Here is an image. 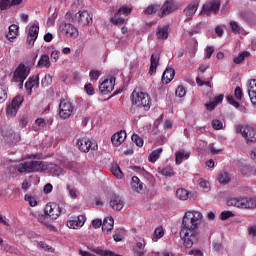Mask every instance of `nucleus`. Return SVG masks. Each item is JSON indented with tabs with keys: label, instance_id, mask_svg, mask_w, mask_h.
<instances>
[{
	"label": "nucleus",
	"instance_id": "nucleus-64",
	"mask_svg": "<svg viewBox=\"0 0 256 256\" xmlns=\"http://www.w3.org/2000/svg\"><path fill=\"white\" fill-rule=\"evenodd\" d=\"M198 33H201V24L196 25V27L190 31L189 35L193 37V35H197Z\"/></svg>",
	"mask_w": 256,
	"mask_h": 256
},
{
	"label": "nucleus",
	"instance_id": "nucleus-3",
	"mask_svg": "<svg viewBox=\"0 0 256 256\" xmlns=\"http://www.w3.org/2000/svg\"><path fill=\"white\" fill-rule=\"evenodd\" d=\"M14 169L18 173H39L45 171V163L37 160L25 161L15 166Z\"/></svg>",
	"mask_w": 256,
	"mask_h": 256
},
{
	"label": "nucleus",
	"instance_id": "nucleus-17",
	"mask_svg": "<svg viewBox=\"0 0 256 256\" xmlns=\"http://www.w3.org/2000/svg\"><path fill=\"white\" fill-rule=\"evenodd\" d=\"M37 37H39V24H33L30 26L27 36V43L30 47L35 45V41H37Z\"/></svg>",
	"mask_w": 256,
	"mask_h": 256
},
{
	"label": "nucleus",
	"instance_id": "nucleus-44",
	"mask_svg": "<svg viewBox=\"0 0 256 256\" xmlns=\"http://www.w3.org/2000/svg\"><path fill=\"white\" fill-rule=\"evenodd\" d=\"M240 171L245 177H250V175H253V168L251 167V165L242 166Z\"/></svg>",
	"mask_w": 256,
	"mask_h": 256
},
{
	"label": "nucleus",
	"instance_id": "nucleus-61",
	"mask_svg": "<svg viewBox=\"0 0 256 256\" xmlns=\"http://www.w3.org/2000/svg\"><path fill=\"white\" fill-rule=\"evenodd\" d=\"M61 55V52L59 50H53L51 52V59L52 61H54V63H57V61H59V57Z\"/></svg>",
	"mask_w": 256,
	"mask_h": 256
},
{
	"label": "nucleus",
	"instance_id": "nucleus-48",
	"mask_svg": "<svg viewBox=\"0 0 256 256\" xmlns=\"http://www.w3.org/2000/svg\"><path fill=\"white\" fill-rule=\"evenodd\" d=\"M24 200L29 203L30 207H37V199H35V197L29 194H26L24 196Z\"/></svg>",
	"mask_w": 256,
	"mask_h": 256
},
{
	"label": "nucleus",
	"instance_id": "nucleus-60",
	"mask_svg": "<svg viewBox=\"0 0 256 256\" xmlns=\"http://www.w3.org/2000/svg\"><path fill=\"white\" fill-rule=\"evenodd\" d=\"M67 190L69 191V195L72 199H77V189L71 187V185L67 184Z\"/></svg>",
	"mask_w": 256,
	"mask_h": 256
},
{
	"label": "nucleus",
	"instance_id": "nucleus-26",
	"mask_svg": "<svg viewBox=\"0 0 256 256\" xmlns=\"http://www.w3.org/2000/svg\"><path fill=\"white\" fill-rule=\"evenodd\" d=\"M47 169L49 173H51V175H54L55 177H59L60 175H65V170L61 168V166L55 163H50Z\"/></svg>",
	"mask_w": 256,
	"mask_h": 256
},
{
	"label": "nucleus",
	"instance_id": "nucleus-57",
	"mask_svg": "<svg viewBox=\"0 0 256 256\" xmlns=\"http://www.w3.org/2000/svg\"><path fill=\"white\" fill-rule=\"evenodd\" d=\"M29 123V118L27 116H21L19 119V125L22 129H25Z\"/></svg>",
	"mask_w": 256,
	"mask_h": 256
},
{
	"label": "nucleus",
	"instance_id": "nucleus-27",
	"mask_svg": "<svg viewBox=\"0 0 256 256\" xmlns=\"http://www.w3.org/2000/svg\"><path fill=\"white\" fill-rule=\"evenodd\" d=\"M175 157H176V165H181L183 161H186V159H189V157H191V153L182 149L175 153Z\"/></svg>",
	"mask_w": 256,
	"mask_h": 256
},
{
	"label": "nucleus",
	"instance_id": "nucleus-56",
	"mask_svg": "<svg viewBox=\"0 0 256 256\" xmlns=\"http://www.w3.org/2000/svg\"><path fill=\"white\" fill-rule=\"evenodd\" d=\"M212 127L215 129V131H219L220 129H223V122L221 120H213L212 121Z\"/></svg>",
	"mask_w": 256,
	"mask_h": 256
},
{
	"label": "nucleus",
	"instance_id": "nucleus-12",
	"mask_svg": "<svg viewBox=\"0 0 256 256\" xmlns=\"http://www.w3.org/2000/svg\"><path fill=\"white\" fill-rule=\"evenodd\" d=\"M178 5L173 0H166L160 10L158 11V17L163 19V17H167V15H171L174 11H177Z\"/></svg>",
	"mask_w": 256,
	"mask_h": 256
},
{
	"label": "nucleus",
	"instance_id": "nucleus-52",
	"mask_svg": "<svg viewBox=\"0 0 256 256\" xmlns=\"http://www.w3.org/2000/svg\"><path fill=\"white\" fill-rule=\"evenodd\" d=\"M234 97L237 99V101H243V89H241V87L237 86L235 88Z\"/></svg>",
	"mask_w": 256,
	"mask_h": 256
},
{
	"label": "nucleus",
	"instance_id": "nucleus-58",
	"mask_svg": "<svg viewBox=\"0 0 256 256\" xmlns=\"http://www.w3.org/2000/svg\"><path fill=\"white\" fill-rule=\"evenodd\" d=\"M227 101L230 105H232L233 107H236V109L239 108L241 105L233 96H228Z\"/></svg>",
	"mask_w": 256,
	"mask_h": 256
},
{
	"label": "nucleus",
	"instance_id": "nucleus-62",
	"mask_svg": "<svg viewBox=\"0 0 256 256\" xmlns=\"http://www.w3.org/2000/svg\"><path fill=\"white\" fill-rule=\"evenodd\" d=\"M84 89L87 95H95V89L93 88V84H86Z\"/></svg>",
	"mask_w": 256,
	"mask_h": 256
},
{
	"label": "nucleus",
	"instance_id": "nucleus-53",
	"mask_svg": "<svg viewBox=\"0 0 256 256\" xmlns=\"http://www.w3.org/2000/svg\"><path fill=\"white\" fill-rule=\"evenodd\" d=\"M175 95L181 99L184 95H187V90L183 86H178L175 91Z\"/></svg>",
	"mask_w": 256,
	"mask_h": 256
},
{
	"label": "nucleus",
	"instance_id": "nucleus-2",
	"mask_svg": "<svg viewBox=\"0 0 256 256\" xmlns=\"http://www.w3.org/2000/svg\"><path fill=\"white\" fill-rule=\"evenodd\" d=\"M131 106L129 113L137 117H143L145 113L151 110V96L146 92L133 90L130 96Z\"/></svg>",
	"mask_w": 256,
	"mask_h": 256
},
{
	"label": "nucleus",
	"instance_id": "nucleus-51",
	"mask_svg": "<svg viewBox=\"0 0 256 256\" xmlns=\"http://www.w3.org/2000/svg\"><path fill=\"white\" fill-rule=\"evenodd\" d=\"M77 163L73 161L66 162L64 165V169H67L68 171H74L77 172Z\"/></svg>",
	"mask_w": 256,
	"mask_h": 256
},
{
	"label": "nucleus",
	"instance_id": "nucleus-24",
	"mask_svg": "<svg viewBox=\"0 0 256 256\" xmlns=\"http://www.w3.org/2000/svg\"><path fill=\"white\" fill-rule=\"evenodd\" d=\"M145 187V184L141 182L139 177L133 176L131 182V189L134 193H141Z\"/></svg>",
	"mask_w": 256,
	"mask_h": 256
},
{
	"label": "nucleus",
	"instance_id": "nucleus-45",
	"mask_svg": "<svg viewBox=\"0 0 256 256\" xmlns=\"http://www.w3.org/2000/svg\"><path fill=\"white\" fill-rule=\"evenodd\" d=\"M163 235H165V231L163 230V227H157L154 230V235H153L152 240L157 241V239H161V237H163Z\"/></svg>",
	"mask_w": 256,
	"mask_h": 256
},
{
	"label": "nucleus",
	"instance_id": "nucleus-63",
	"mask_svg": "<svg viewBox=\"0 0 256 256\" xmlns=\"http://www.w3.org/2000/svg\"><path fill=\"white\" fill-rule=\"evenodd\" d=\"M35 125H38L39 127H45V125H47V120L45 118H37L35 120Z\"/></svg>",
	"mask_w": 256,
	"mask_h": 256
},
{
	"label": "nucleus",
	"instance_id": "nucleus-6",
	"mask_svg": "<svg viewBox=\"0 0 256 256\" xmlns=\"http://www.w3.org/2000/svg\"><path fill=\"white\" fill-rule=\"evenodd\" d=\"M44 213H46L50 219L55 220L59 219L61 215H65L67 210L55 202H50L45 206Z\"/></svg>",
	"mask_w": 256,
	"mask_h": 256
},
{
	"label": "nucleus",
	"instance_id": "nucleus-7",
	"mask_svg": "<svg viewBox=\"0 0 256 256\" xmlns=\"http://www.w3.org/2000/svg\"><path fill=\"white\" fill-rule=\"evenodd\" d=\"M76 147H78L82 153H89V151H97V149H99L96 141L86 137L79 138L77 140Z\"/></svg>",
	"mask_w": 256,
	"mask_h": 256
},
{
	"label": "nucleus",
	"instance_id": "nucleus-55",
	"mask_svg": "<svg viewBox=\"0 0 256 256\" xmlns=\"http://www.w3.org/2000/svg\"><path fill=\"white\" fill-rule=\"evenodd\" d=\"M198 185L201 187V189H205L206 191H209L210 184L207 180H204L203 178H200L198 180Z\"/></svg>",
	"mask_w": 256,
	"mask_h": 256
},
{
	"label": "nucleus",
	"instance_id": "nucleus-23",
	"mask_svg": "<svg viewBox=\"0 0 256 256\" xmlns=\"http://www.w3.org/2000/svg\"><path fill=\"white\" fill-rule=\"evenodd\" d=\"M156 37L157 39H161L162 41L169 39V25L158 26L156 31Z\"/></svg>",
	"mask_w": 256,
	"mask_h": 256
},
{
	"label": "nucleus",
	"instance_id": "nucleus-42",
	"mask_svg": "<svg viewBox=\"0 0 256 256\" xmlns=\"http://www.w3.org/2000/svg\"><path fill=\"white\" fill-rule=\"evenodd\" d=\"M49 219H50L49 214H47L45 212H44V214L37 215V220L39 221V223H42L46 227L49 226Z\"/></svg>",
	"mask_w": 256,
	"mask_h": 256
},
{
	"label": "nucleus",
	"instance_id": "nucleus-8",
	"mask_svg": "<svg viewBox=\"0 0 256 256\" xmlns=\"http://www.w3.org/2000/svg\"><path fill=\"white\" fill-rule=\"evenodd\" d=\"M73 103L66 99H62L59 103V116L60 119H69L74 111Z\"/></svg>",
	"mask_w": 256,
	"mask_h": 256
},
{
	"label": "nucleus",
	"instance_id": "nucleus-18",
	"mask_svg": "<svg viewBox=\"0 0 256 256\" xmlns=\"http://www.w3.org/2000/svg\"><path fill=\"white\" fill-rule=\"evenodd\" d=\"M85 221H87L85 215H79L77 219L68 220L66 225L69 229H81L85 225Z\"/></svg>",
	"mask_w": 256,
	"mask_h": 256
},
{
	"label": "nucleus",
	"instance_id": "nucleus-11",
	"mask_svg": "<svg viewBox=\"0 0 256 256\" xmlns=\"http://www.w3.org/2000/svg\"><path fill=\"white\" fill-rule=\"evenodd\" d=\"M73 23H78L82 27L91 25L93 23V16L87 11H79L73 18Z\"/></svg>",
	"mask_w": 256,
	"mask_h": 256
},
{
	"label": "nucleus",
	"instance_id": "nucleus-30",
	"mask_svg": "<svg viewBox=\"0 0 256 256\" xmlns=\"http://www.w3.org/2000/svg\"><path fill=\"white\" fill-rule=\"evenodd\" d=\"M113 225H115V219H113V216H108L104 218L102 222V231H112Z\"/></svg>",
	"mask_w": 256,
	"mask_h": 256
},
{
	"label": "nucleus",
	"instance_id": "nucleus-49",
	"mask_svg": "<svg viewBox=\"0 0 256 256\" xmlns=\"http://www.w3.org/2000/svg\"><path fill=\"white\" fill-rule=\"evenodd\" d=\"M112 173L117 179H121L123 177V172L121 171V168L119 165L112 166Z\"/></svg>",
	"mask_w": 256,
	"mask_h": 256
},
{
	"label": "nucleus",
	"instance_id": "nucleus-28",
	"mask_svg": "<svg viewBox=\"0 0 256 256\" xmlns=\"http://www.w3.org/2000/svg\"><path fill=\"white\" fill-rule=\"evenodd\" d=\"M21 3H23V0H0V9L1 11H6L13 5H21Z\"/></svg>",
	"mask_w": 256,
	"mask_h": 256
},
{
	"label": "nucleus",
	"instance_id": "nucleus-4",
	"mask_svg": "<svg viewBox=\"0 0 256 256\" xmlns=\"http://www.w3.org/2000/svg\"><path fill=\"white\" fill-rule=\"evenodd\" d=\"M236 132L240 133L245 138L247 145L256 143V127L251 124L237 125Z\"/></svg>",
	"mask_w": 256,
	"mask_h": 256
},
{
	"label": "nucleus",
	"instance_id": "nucleus-32",
	"mask_svg": "<svg viewBox=\"0 0 256 256\" xmlns=\"http://www.w3.org/2000/svg\"><path fill=\"white\" fill-rule=\"evenodd\" d=\"M17 35H19V26L12 24L9 26V31L6 34V38L8 41H12V39H16Z\"/></svg>",
	"mask_w": 256,
	"mask_h": 256
},
{
	"label": "nucleus",
	"instance_id": "nucleus-59",
	"mask_svg": "<svg viewBox=\"0 0 256 256\" xmlns=\"http://www.w3.org/2000/svg\"><path fill=\"white\" fill-rule=\"evenodd\" d=\"M28 81L31 83L32 87H39V76H31Z\"/></svg>",
	"mask_w": 256,
	"mask_h": 256
},
{
	"label": "nucleus",
	"instance_id": "nucleus-50",
	"mask_svg": "<svg viewBox=\"0 0 256 256\" xmlns=\"http://www.w3.org/2000/svg\"><path fill=\"white\" fill-rule=\"evenodd\" d=\"M39 245H40L41 249H44V251H47L48 253H55V248H53L49 244H47L43 241H40Z\"/></svg>",
	"mask_w": 256,
	"mask_h": 256
},
{
	"label": "nucleus",
	"instance_id": "nucleus-21",
	"mask_svg": "<svg viewBox=\"0 0 256 256\" xmlns=\"http://www.w3.org/2000/svg\"><path fill=\"white\" fill-rule=\"evenodd\" d=\"M173 79H175V69L166 68L162 75V83L164 85H169Z\"/></svg>",
	"mask_w": 256,
	"mask_h": 256
},
{
	"label": "nucleus",
	"instance_id": "nucleus-34",
	"mask_svg": "<svg viewBox=\"0 0 256 256\" xmlns=\"http://www.w3.org/2000/svg\"><path fill=\"white\" fill-rule=\"evenodd\" d=\"M226 205L228 207H238L241 209V197H230L227 199Z\"/></svg>",
	"mask_w": 256,
	"mask_h": 256
},
{
	"label": "nucleus",
	"instance_id": "nucleus-46",
	"mask_svg": "<svg viewBox=\"0 0 256 256\" xmlns=\"http://www.w3.org/2000/svg\"><path fill=\"white\" fill-rule=\"evenodd\" d=\"M131 139H132L133 143H135V145H137V147H143V144L145 143L143 138L141 136H139L138 134H133L131 136Z\"/></svg>",
	"mask_w": 256,
	"mask_h": 256
},
{
	"label": "nucleus",
	"instance_id": "nucleus-29",
	"mask_svg": "<svg viewBox=\"0 0 256 256\" xmlns=\"http://www.w3.org/2000/svg\"><path fill=\"white\" fill-rule=\"evenodd\" d=\"M38 69H49L51 67V60L49 59V55L47 54H42L38 63H37Z\"/></svg>",
	"mask_w": 256,
	"mask_h": 256
},
{
	"label": "nucleus",
	"instance_id": "nucleus-15",
	"mask_svg": "<svg viewBox=\"0 0 256 256\" xmlns=\"http://www.w3.org/2000/svg\"><path fill=\"white\" fill-rule=\"evenodd\" d=\"M131 13V9L128 7H121L117 11V13L110 19L111 23L113 25H124L125 24V18L119 17L120 15H129Z\"/></svg>",
	"mask_w": 256,
	"mask_h": 256
},
{
	"label": "nucleus",
	"instance_id": "nucleus-19",
	"mask_svg": "<svg viewBox=\"0 0 256 256\" xmlns=\"http://www.w3.org/2000/svg\"><path fill=\"white\" fill-rule=\"evenodd\" d=\"M197 9H199V4L195 2L187 5V7L184 9V14L187 21H191V19H193V16L195 13H197Z\"/></svg>",
	"mask_w": 256,
	"mask_h": 256
},
{
	"label": "nucleus",
	"instance_id": "nucleus-39",
	"mask_svg": "<svg viewBox=\"0 0 256 256\" xmlns=\"http://www.w3.org/2000/svg\"><path fill=\"white\" fill-rule=\"evenodd\" d=\"M229 25H230V29H231L232 33H234V35L241 34V25H239V23L237 21L232 20V21H230Z\"/></svg>",
	"mask_w": 256,
	"mask_h": 256
},
{
	"label": "nucleus",
	"instance_id": "nucleus-9",
	"mask_svg": "<svg viewBox=\"0 0 256 256\" xmlns=\"http://www.w3.org/2000/svg\"><path fill=\"white\" fill-rule=\"evenodd\" d=\"M59 30L62 35H65V37H69L70 39H77L79 37V30L71 23L62 22Z\"/></svg>",
	"mask_w": 256,
	"mask_h": 256
},
{
	"label": "nucleus",
	"instance_id": "nucleus-22",
	"mask_svg": "<svg viewBox=\"0 0 256 256\" xmlns=\"http://www.w3.org/2000/svg\"><path fill=\"white\" fill-rule=\"evenodd\" d=\"M256 198L253 197H241V209H255Z\"/></svg>",
	"mask_w": 256,
	"mask_h": 256
},
{
	"label": "nucleus",
	"instance_id": "nucleus-36",
	"mask_svg": "<svg viewBox=\"0 0 256 256\" xmlns=\"http://www.w3.org/2000/svg\"><path fill=\"white\" fill-rule=\"evenodd\" d=\"M161 153H163V148H158L152 151L148 157V161H150V163H155L159 157H161Z\"/></svg>",
	"mask_w": 256,
	"mask_h": 256
},
{
	"label": "nucleus",
	"instance_id": "nucleus-25",
	"mask_svg": "<svg viewBox=\"0 0 256 256\" xmlns=\"http://www.w3.org/2000/svg\"><path fill=\"white\" fill-rule=\"evenodd\" d=\"M248 95L250 97V101L252 105H256V80H250L248 86Z\"/></svg>",
	"mask_w": 256,
	"mask_h": 256
},
{
	"label": "nucleus",
	"instance_id": "nucleus-54",
	"mask_svg": "<svg viewBox=\"0 0 256 256\" xmlns=\"http://www.w3.org/2000/svg\"><path fill=\"white\" fill-rule=\"evenodd\" d=\"M19 141H21V134H19V133H12L10 135V143L12 145H15L16 143H19Z\"/></svg>",
	"mask_w": 256,
	"mask_h": 256
},
{
	"label": "nucleus",
	"instance_id": "nucleus-41",
	"mask_svg": "<svg viewBox=\"0 0 256 256\" xmlns=\"http://www.w3.org/2000/svg\"><path fill=\"white\" fill-rule=\"evenodd\" d=\"M249 55H251L250 52L244 51V52L240 53L237 57H235L234 60H233V62H234L236 65H241V62H242V61H245V58H246V57H249Z\"/></svg>",
	"mask_w": 256,
	"mask_h": 256
},
{
	"label": "nucleus",
	"instance_id": "nucleus-47",
	"mask_svg": "<svg viewBox=\"0 0 256 256\" xmlns=\"http://www.w3.org/2000/svg\"><path fill=\"white\" fill-rule=\"evenodd\" d=\"M230 217H235V214L231 210L223 211L220 214L221 221H227V219H230Z\"/></svg>",
	"mask_w": 256,
	"mask_h": 256
},
{
	"label": "nucleus",
	"instance_id": "nucleus-5",
	"mask_svg": "<svg viewBox=\"0 0 256 256\" xmlns=\"http://www.w3.org/2000/svg\"><path fill=\"white\" fill-rule=\"evenodd\" d=\"M219 9H221V0H208L203 4L200 15L211 17V15H217Z\"/></svg>",
	"mask_w": 256,
	"mask_h": 256
},
{
	"label": "nucleus",
	"instance_id": "nucleus-10",
	"mask_svg": "<svg viewBox=\"0 0 256 256\" xmlns=\"http://www.w3.org/2000/svg\"><path fill=\"white\" fill-rule=\"evenodd\" d=\"M24 98L21 95H18L13 98L11 104H9L6 108V115L8 117H15L19 109H21V105H23Z\"/></svg>",
	"mask_w": 256,
	"mask_h": 256
},
{
	"label": "nucleus",
	"instance_id": "nucleus-16",
	"mask_svg": "<svg viewBox=\"0 0 256 256\" xmlns=\"http://www.w3.org/2000/svg\"><path fill=\"white\" fill-rule=\"evenodd\" d=\"M109 205L111 207V209H113V211H121V209H123V207H125V200H123V198L117 194H113L111 196Z\"/></svg>",
	"mask_w": 256,
	"mask_h": 256
},
{
	"label": "nucleus",
	"instance_id": "nucleus-37",
	"mask_svg": "<svg viewBox=\"0 0 256 256\" xmlns=\"http://www.w3.org/2000/svg\"><path fill=\"white\" fill-rule=\"evenodd\" d=\"M161 9V5L159 4H150L144 11L146 15H155L157 11L159 12Z\"/></svg>",
	"mask_w": 256,
	"mask_h": 256
},
{
	"label": "nucleus",
	"instance_id": "nucleus-35",
	"mask_svg": "<svg viewBox=\"0 0 256 256\" xmlns=\"http://www.w3.org/2000/svg\"><path fill=\"white\" fill-rule=\"evenodd\" d=\"M176 197L180 201H187L189 199V191L185 188H179L176 191Z\"/></svg>",
	"mask_w": 256,
	"mask_h": 256
},
{
	"label": "nucleus",
	"instance_id": "nucleus-1",
	"mask_svg": "<svg viewBox=\"0 0 256 256\" xmlns=\"http://www.w3.org/2000/svg\"><path fill=\"white\" fill-rule=\"evenodd\" d=\"M203 223V214L199 211H188L182 219L180 237L184 241V246L191 249L199 241V227Z\"/></svg>",
	"mask_w": 256,
	"mask_h": 256
},
{
	"label": "nucleus",
	"instance_id": "nucleus-40",
	"mask_svg": "<svg viewBox=\"0 0 256 256\" xmlns=\"http://www.w3.org/2000/svg\"><path fill=\"white\" fill-rule=\"evenodd\" d=\"M218 181L221 183V185H227L229 181H231V177L229 176V173L227 172H222L218 176Z\"/></svg>",
	"mask_w": 256,
	"mask_h": 256
},
{
	"label": "nucleus",
	"instance_id": "nucleus-13",
	"mask_svg": "<svg viewBox=\"0 0 256 256\" xmlns=\"http://www.w3.org/2000/svg\"><path fill=\"white\" fill-rule=\"evenodd\" d=\"M29 73H31V70L25 64H20L14 72V81L23 85L25 79L29 77Z\"/></svg>",
	"mask_w": 256,
	"mask_h": 256
},
{
	"label": "nucleus",
	"instance_id": "nucleus-33",
	"mask_svg": "<svg viewBox=\"0 0 256 256\" xmlns=\"http://www.w3.org/2000/svg\"><path fill=\"white\" fill-rule=\"evenodd\" d=\"M89 250L92 253H96V255H100V256H121L120 254H115L111 250H103L101 248H89Z\"/></svg>",
	"mask_w": 256,
	"mask_h": 256
},
{
	"label": "nucleus",
	"instance_id": "nucleus-43",
	"mask_svg": "<svg viewBox=\"0 0 256 256\" xmlns=\"http://www.w3.org/2000/svg\"><path fill=\"white\" fill-rule=\"evenodd\" d=\"M7 101V86L0 84V103Z\"/></svg>",
	"mask_w": 256,
	"mask_h": 256
},
{
	"label": "nucleus",
	"instance_id": "nucleus-14",
	"mask_svg": "<svg viewBox=\"0 0 256 256\" xmlns=\"http://www.w3.org/2000/svg\"><path fill=\"white\" fill-rule=\"evenodd\" d=\"M115 89V77H110L109 79H105L99 85V91L102 95H107L111 93Z\"/></svg>",
	"mask_w": 256,
	"mask_h": 256
},
{
	"label": "nucleus",
	"instance_id": "nucleus-38",
	"mask_svg": "<svg viewBox=\"0 0 256 256\" xmlns=\"http://www.w3.org/2000/svg\"><path fill=\"white\" fill-rule=\"evenodd\" d=\"M158 173L164 177H173V175H175V172L171 167L158 168Z\"/></svg>",
	"mask_w": 256,
	"mask_h": 256
},
{
	"label": "nucleus",
	"instance_id": "nucleus-20",
	"mask_svg": "<svg viewBox=\"0 0 256 256\" xmlns=\"http://www.w3.org/2000/svg\"><path fill=\"white\" fill-rule=\"evenodd\" d=\"M125 139H127V132H125V130L116 132L111 137V141H112L113 145H115L116 147H119V145H121V143H123V141H125Z\"/></svg>",
	"mask_w": 256,
	"mask_h": 256
},
{
	"label": "nucleus",
	"instance_id": "nucleus-31",
	"mask_svg": "<svg viewBox=\"0 0 256 256\" xmlns=\"http://www.w3.org/2000/svg\"><path fill=\"white\" fill-rule=\"evenodd\" d=\"M157 65H159V54H152L150 58L149 75H153L157 71Z\"/></svg>",
	"mask_w": 256,
	"mask_h": 256
}]
</instances>
